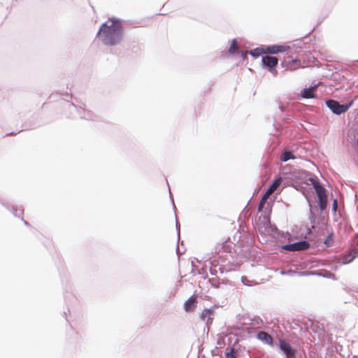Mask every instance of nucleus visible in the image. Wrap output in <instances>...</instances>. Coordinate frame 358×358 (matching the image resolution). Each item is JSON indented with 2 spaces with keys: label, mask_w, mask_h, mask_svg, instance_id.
I'll use <instances>...</instances> for the list:
<instances>
[{
  "label": "nucleus",
  "mask_w": 358,
  "mask_h": 358,
  "mask_svg": "<svg viewBox=\"0 0 358 358\" xmlns=\"http://www.w3.org/2000/svg\"><path fill=\"white\" fill-rule=\"evenodd\" d=\"M122 21L120 18L110 17L101 24L96 36L103 45L115 46L120 43L124 32Z\"/></svg>",
  "instance_id": "nucleus-1"
},
{
  "label": "nucleus",
  "mask_w": 358,
  "mask_h": 358,
  "mask_svg": "<svg viewBox=\"0 0 358 358\" xmlns=\"http://www.w3.org/2000/svg\"><path fill=\"white\" fill-rule=\"evenodd\" d=\"M252 223L262 235H268L272 238H278L282 233L275 224L271 223V219L267 215L256 217L252 221Z\"/></svg>",
  "instance_id": "nucleus-2"
},
{
  "label": "nucleus",
  "mask_w": 358,
  "mask_h": 358,
  "mask_svg": "<svg viewBox=\"0 0 358 358\" xmlns=\"http://www.w3.org/2000/svg\"><path fill=\"white\" fill-rule=\"evenodd\" d=\"M306 201L309 206V215L308 220L311 224V226L306 225V233L305 236L309 235L311 233V230L315 227H322L324 225V215L326 214L315 213L313 207V200L308 196H306Z\"/></svg>",
  "instance_id": "nucleus-3"
},
{
  "label": "nucleus",
  "mask_w": 358,
  "mask_h": 358,
  "mask_svg": "<svg viewBox=\"0 0 358 358\" xmlns=\"http://www.w3.org/2000/svg\"><path fill=\"white\" fill-rule=\"evenodd\" d=\"M296 56L294 57L291 56L289 57L290 62H298L299 64H302L305 66H310L316 65L318 61L317 59L312 55V53L310 50H301L299 51L295 52Z\"/></svg>",
  "instance_id": "nucleus-4"
},
{
  "label": "nucleus",
  "mask_w": 358,
  "mask_h": 358,
  "mask_svg": "<svg viewBox=\"0 0 358 358\" xmlns=\"http://www.w3.org/2000/svg\"><path fill=\"white\" fill-rule=\"evenodd\" d=\"M350 353L348 348L341 345H330L327 348L324 358H350Z\"/></svg>",
  "instance_id": "nucleus-5"
},
{
  "label": "nucleus",
  "mask_w": 358,
  "mask_h": 358,
  "mask_svg": "<svg viewBox=\"0 0 358 358\" xmlns=\"http://www.w3.org/2000/svg\"><path fill=\"white\" fill-rule=\"evenodd\" d=\"M325 106L331 110L332 113L336 115H341L346 113L352 105V102L348 104H342L339 101L333 99H326Z\"/></svg>",
  "instance_id": "nucleus-6"
},
{
  "label": "nucleus",
  "mask_w": 358,
  "mask_h": 358,
  "mask_svg": "<svg viewBox=\"0 0 358 358\" xmlns=\"http://www.w3.org/2000/svg\"><path fill=\"white\" fill-rule=\"evenodd\" d=\"M278 62L279 59L275 56L264 55L262 56L260 65L262 69L271 73L273 76H277L278 71L276 68L278 66Z\"/></svg>",
  "instance_id": "nucleus-7"
},
{
  "label": "nucleus",
  "mask_w": 358,
  "mask_h": 358,
  "mask_svg": "<svg viewBox=\"0 0 358 358\" xmlns=\"http://www.w3.org/2000/svg\"><path fill=\"white\" fill-rule=\"evenodd\" d=\"M319 244L315 242L311 244L308 240H299L294 243H288L281 246V248L289 251H298L301 250L308 249L310 247L315 248Z\"/></svg>",
  "instance_id": "nucleus-8"
},
{
  "label": "nucleus",
  "mask_w": 358,
  "mask_h": 358,
  "mask_svg": "<svg viewBox=\"0 0 358 358\" xmlns=\"http://www.w3.org/2000/svg\"><path fill=\"white\" fill-rule=\"evenodd\" d=\"M358 257V245L353 248L351 251L345 255H341L338 259V264L334 265L331 268L334 271H337L339 267L342 265L348 264L354 261V259Z\"/></svg>",
  "instance_id": "nucleus-9"
},
{
  "label": "nucleus",
  "mask_w": 358,
  "mask_h": 358,
  "mask_svg": "<svg viewBox=\"0 0 358 358\" xmlns=\"http://www.w3.org/2000/svg\"><path fill=\"white\" fill-rule=\"evenodd\" d=\"M264 54L266 55H277L285 52V58L289 59V50L290 46L279 44L264 45Z\"/></svg>",
  "instance_id": "nucleus-10"
},
{
  "label": "nucleus",
  "mask_w": 358,
  "mask_h": 358,
  "mask_svg": "<svg viewBox=\"0 0 358 358\" xmlns=\"http://www.w3.org/2000/svg\"><path fill=\"white\" fill-rule=\"evenodd\" d=\"M283 354L285 358H296V353L290 343L282 338H278L275 345Z\"/></svg>",
  "instance_id": "nucleus-11"
},
{
  "label": "nucleus",
  "mask_w": 358,
  "mask_h": 358,
  "mask_svg": "<svg viewBox=\"0 0 358 358\" xmlns=\"http://www.w3.org/2000/svg\"><path fill=\"white\" fill-rule=\"evenodd\" d=\"M309 41L310 39L306 36L301 37L293 41L292 45H289L290 49L289 50V56H292L293 54H295L296 51L306 50V45L309 43Z\"/></svg>",
  "instance_id": "nucleus-12"
},
{
  "label": "nucleus",
  "mask_w": 358,
  "mask_h": 358,
  "mask_svg": "<svg viewBox=\"0 0 358 358\" xmlns=\"http://www.w3.org/2000/svg\"><path fill=\"white\" fill-rule=\"evenodd\" d=\"M85 105L82 103V105L78 106H76L73 102L66 101L65 102V105L64 106V108L68 110L69 111H71V110H74L76 114H78L80 116V119L83 120H88L87 117L84 116V114L85 113Z\"/></svg>",
  "instance_id": "nucleus-13"
},
{
  "label": "nucleus",
  "mask_w": 358,
  "mask_h": 358,
  "mask_svg": "<svg viewBox=\"0 0 358 358\" xmlns=\"http://www.w3.org/2000/svg\"><path fill=\"white\" fill-rule=\"evenodd\" d=\"M255 338L263 344L268 345L271 348H275L277 341H275L272 336L263 331H257L255 334Z\"/></svg>",
  "instance_id": "nucleus-14"
},
{
  "label": "nucleus",
  "mask_w": 358,
  "mask_h": 358,
  "mask_svg": "<svg viewBox=\"0 0 358 358\" xmlns=\"http://www.w3.org/2000/svg\"><path fill=\"white\" fill-rule=\"evenodd\" d=\"M320 83H315L313 81L312 83L308 86L302 89L300 92V95L303 99H313L316 96L315 87L319 85Z\"/></svg>",
  "instance_id": "nucleus-15"
},
{
  "label": "nucleus",
  "mask_w": 358,
  "mask_h": 358,
  "mask_svg": "<svg viewBox=\"0 0 358 358\" xmlns=\"http://www.w3.org/2000/svg\"><path fill=\"white\" fill-rule=\"evenodd\" d=\"M197 299L194 297V294L190 296L183 304L184 310L187 313L193 312L195 309Z\"/></svg>",
  "instance_id": "nucleus-16"
},
{
  "label": "nucleus",
  "mask_w": 358,
  "mask_h": 358,
  "mask_svg": "<svg viewBox=\"0 0 358 358\" xmlns=\"http://www.w3.org/2000/svg\"><path fill=\"white\" fill-rule=\"evenodd\" d=\"M317 206L314 205V202L313 201V210L315 209L316 213L320 214H327L328 210L327 208V203L326 199H320V200H316Z\"/></svg>",
  "instance_id": "nucleus-17"
},
{
  "label": "nucleus",
  "mask_w": 358,
  "mask_h": 358,
  "mask_svg": "<svg viewBox=\"0 0 358 358\" xmlns=\"http://www.w3.org/2000/svg\"><path fill=\"white\" fill-rule=\"evenodd\" d=\"M280 273L282 275H286L289 276L298 275V276H308L312 275V273L308 271H296L292 268L288 269H281Z\"/></svg>",
  "instance_id": "nucleus-18"
},
{
  "label": "nucleus",
  "mask_w": 358,
  "mask_h": 358,
  "mask_svg": "<svg viewBox=\"0 0 358 358\" xmlns=\"http://www.w3.org/2000/svg\"><path fill=\"white\" fill-rule=\"evenodd\" d=\"M311 273H313L312 275H316L317 276L322 277L324 278L331 279L334 280H337V278L336 277V275L333 273H331V271H327V270H324V269L318 270L316 271V273H314V272H311Z\"/></svg>",
  "instance_id": "nucleus-19"
},
{
  "label": "nucleus",
  "mask_w": 358,
  "mask_h": 358,
  "mask_svg": "<svg viewBox=\"0 0 358 358\" xmlns=\"http://www.w3.org/2000/svg\"><path fill=\"white\" fill-rule=\"evenodd\" d=\"M169 198L171 201V203H172V206H173V211H174V213H175V217H176V231H177V236H178V241L180 240V224L178 221V218H177V215H176V206H175V203H174V201H173V196L171 195V190H170V188L169 189Z\"/></svg>",
  "instance_id": "nucleus-20"
},
{
  "label": "nucleus",
  "mask_w": 358,
  "mask_h": 358,
  "mask_svg": "<svg viewBox=\"0 0 358 358\" xmlns=\"http://www.w3.org/2000/svg\"><path fill=\"white\" fill-rule=\"evenodd\" d=\"M308 180L310 181L312 188L314 189L315 192H317L318 189L323 187L320 182L319 181V180L315 176L309 177Z\"/></svg>",
  "instance_id": "nucleus-21"
},
{
  "label": "nucleus",
  "mask_w": 358,
  "mask_h": 358,
  "mask_svg": "<svg viewBox=\"0 0 358 358\" xmlns=\"http://www.w3.org/2000/svg\"><path fill=\"white\" fill-rule=\"evenodd\" d=\"M249 54L254 58H258L259 57L262 56V54H264V45L252 49Z\"/></svg>",
  "instance_id": "nucleus-22"
},
{
  "label": "nucleus",
  "mask_w": 358,
  "mask_h": 358,
  "mask_svg": "<svg viewBox=\"0 0 358 358\" xmlns=\"http://www.w3.org/2000/svg\"><path fill=\"white\" fill-rule=\"evenodd\" d=\"M237 39L233 38L230 41L229 47L228 49L229 54L231 56H236L238 55V50L236 49Z\"/></svg>",
  "instance_id": "nucleus-23"
},
{
  "label": "nucleus",
  "mask_w": 358,
  "mask_h": 358,
  "mask_svg": "<svg viewBox=\"0 0 358 358\" xmlns=\"http://www.w3.org/2000/svg\"><path fill=\"white\" fill-rule=\"evenodd\" d=\"M214 313V310L213 307H210L209 308H205L200 314V318L203 320H205L206 318H208V317H211L212 315Z\"/></svg>",
  "instance_id": "nucleus-24"
},
{
  "label": "nucleus",
  "mask_w": 358,
  "mask_h": 358,
  "mask_svg": "<svg viewBox=\"0 0 358 358\" xmlns=\"http://www.w3.org/2000/svg\"><path fill=\"white\" fill-rule=\"evenodd\" d=\"M236 355L234 352V348L231 345L227 346L224 349V358H236Z\"/></svg>",
  "instance_id": "nucleus-25"
},
{
  "label": "nucleus",
  "mask_w": 358,
  "mask_h": 358,
  "mask_svg": "<svg viewBox=\"0 0 358 358\" xmlns=\"http://www.w3.org/2000/svg\"><path fill=\"white\" fill-rule=\"evenodd\" d=\"M243 333L246 334L247 336L252 337L253 336H255V334L257 332L255 331L254 327L251 322H248V325L245 326Z\"/></svg>",
  "instance_id": "nucleus-26"
},
{
  "label": "nucleus",
  "mask_w": 358,
  "mask_h": 358,
  "mask_svg": "<svg viewBox=\"0 0 358 358\" xmlns=\"http://www.w3.org/2000/svg\"><path fill=\"white\" fill-rule=\"evenodd\" d=\"M295 159L293 152L291 150H287L283 152L280 157V160L283 162H287L290 159Z\"/></svg>",
  "instance_id": "nucleus-27"
},
{
  "label": "nucleus",
  "mask_w": 358,
  "mask_h": 358,
  "mask_svg": "<svg viewBox=\"0 0 358 358\" xmlns=\"http://www.w3.org/2000/svg\"><path fill=\"white\" fill-rule=\"evenodd\" d=\"M22 127H23V129L20 130V131L9 132V133H7L6 135L7 136H8V135H15V134H17L20 133L22 131L28 130V129H30L35 128V127H33V124L32 123H31V122L27 123V122H25L22 124Z\"/></svg>",
  "instance_id": "nucleus-28"
},
{
  "label": "nucleus",
  "mask_w": 358,
  "mask_h": 358,
  "mask_svg": "<svg viewBox=\"0 0 358 358\" xmlns=\"http://www.w3.org/2000/svg\"><path fill=\"white\" fill-rule=\"evenodd\" d=\"M130 50L136 55H138L141 52V48L138 43H136L135 42L132 43L129 45Z\"/></svg>",
  "instance_id": "nucleus-29"
},
{
  "label": "nucleus",
  "mask_w": 358,
  "mask_h": 358,
  "mask_svg": "<svg viewBox=\"0 0 358 358\" xmlns=\"http://www.w3.org/2000/svg\"><path fill=\"white\" fill-rule=\"evenodd\" d=\"M334 241V233L333 231H331L328 235L327 236L324 238V240L323 241V243L327 246V247H330L332 245Z\"/></svg>",
  "instance_id": "nucleus-30"
},
{
  "label": "nucleus",
  "mask_w": 358,
  "mask_h": 358,
  "mask_svg": "<svg viewBox=\"0 0 358 358\" xmlns=\"http://www.w3.org/2000/svg\"><path fill=\"white\" fill-rule=\"evenodd\" d=\"M280 177H275L271 183L268 187V191H274L276 189L277 186L280 184Z\"/></svg>",
  "instance_id": "nucleus-31"
},
{
  "label": "nucleus",
  "mask_w": 358,
  "mask_h": 358,
  "mask_svg": "<svg viewBox=\"0 0 358 358\" xmlns=\"http://www.w3.org/2000/svg\"><path fill=\"white\" fill-rule=\"evenodd\" d=\"M272 192V191H268V188H267L263 195H262V199L260 201V203L259 204V206H258V212H262V203H264L265 202V200L266 199V198L270 195V194Z\"/></svg>",
  "instance_id": "nucleus-32"
},
{
  "label": "nucleus",
  "mask_w": 358,
  "mask_h": 358,
  "mask_svg": "<svg viewBox=\"0 0 358 358\" xmlns=\"http://www.w3.org/2000/svg\"><path fill=\"white\" fill-rule=\"evenodd\" d=\"M125 22L127 24L129 25H135V26H139V27H144L145 26V23H144L143 20H123L122 22Z\"/></svg>",
  "instance_id": "nucleus-33"
},
{
  "label": "nucleus",
  "mask_w": 358,
  "mask_h": 358,
  "mask_svg": "<svg viewBox=\"0 0 358 358\" xmlns=\"http://www.w3.org/2000/svg\"><path fill=\"white\" fill-rule=\"evenodd\" d=\"M248 325L247 322H242V321H236V323L234 325V329L237 331H240L241 332H243L244 330L245 326Z\"/></svg>",
  "instance_id": "nucleus-34"
},
{
  "label": "nucleus",
  "mask_w": 358,
  "mask_h": 358,
  "mask_svg": "<svg viewBox=\"0 0 358 358\" xmlns=\"http://www.w3.org/2000/svg\"><path fill=\"white\" fill-rule=\"evenodd\" d=\"M315 192L316 194V200H320V199H326V189L323 187Z\"/></svg>",
  "instance_id": "nucleus-35"
},
{
  "label": "nucleus",
  "mask_w": 358,
  "mask_h": 358,
  "mask_svg": "<svg viewBox=\"0 0 358 358\" xmlns=\"http://www.w3.org/2000/svg\"><path fill=\"white\" fill-rule=\"evenodd\" d=\"M208 282L212 285L213 287L218 288L222 282L219 278H212L208 279Z\"/></svg>",
  "instance_id": "nucleus-36"
},
{
  "label": "nucleus",
  "mask_w": 358,
  "mask_h": 358,
  "mask_svg": "<svg viewBox=\"0 0 358 358\" xmlns=\"http://www.w3.org/2000/svg\"><path fill=\"white\" fill-rule=\"evenodd\" d=\"M337 209H338L337 200L336 199H334L333 203L331 205V210H332L334 216V220L335 222L338 221L337 217H336Z\"/></svg>",
  "instance_id": "nucleus-37"
},
{
  "label": "nucleus",
  "mask_w": 358,
  "mask_h": 358,
  "mask_svg": "<svg viewBox=\"0 0 358 358\" xmlns=\"http://www.w3.org/2000/svg\"><path fill=\"white\" fill-rule=\"evenodd\" d=\"M250 322H253L256 324H263V320L259 316H255L252 318H249Z\"/></svg>",
  "instance_id": "nucleus-38"
},
{
  "label": "nucleus",
  "mask_w": 358,
  "mask_h": 358,
  "mask_svg": "<svg viewBox=\"0 0 358 358\" xmlns=\"http://www.w3.org/2000/svg\"><path fill=\"white\" fill-rule=\"evenodd\" d=\"M11 213H13V215L15 217H20L21 218V215H23L24 213V209L23 208H20V209H16L15 208H14V210H12Z\"/></svg>",
  "instance_id": "nucleus-39"
},
{
  "label": "nucleus",
  "mask_w": 358,
  "mask_h": 358,
  "mask_svg": "<svg viewBox=\"0 0 358 358\" xmlns=\"http://www.w3.org/2000/svg\"><path fill=\"white\" fill-rule=\"evenodd\" d=\"M243 61L248 59V52L245 50H238V55Z\"/></svg>",
  "instance_id": "nucleus-40"
},
{
  "label": "nucleus",
  "mask_w": 358,
  "mask_h": 358,
  "mask_svg": "<svg viewBox=\"0 0 358 358\" xmlns=\"http://www.w3.org/2000/svg\"><path fill=\"white\" fill-rule=\"evenodd\" d=\"M1 204L3 206H4L10 212H11L12 210H14L15 207L8 203H5V202L2 201Z\"/></svg>",
  "instance_id": "nucleus-41"
},
{
  "label": "nucleus",
  "mask_w": 358,
  "mask_h": 358,
  "mask_svg": "<svg viewBox=\"0 0 358 358\" xmlns=\"http://www.w3.org/2000/svg\"><path fill=\"white\" fill-rule=\"evenodd\" d=\"M271 211H272L271 206L268 203L267 206L266 207L265 210L264 212V215H267L270 218Z\"/></svg>",
  "instance_id": "nucleus-42"
},
{
  "label": "nucleus",
  "mask_w": 358,
  "mask_h": 358,
  "mask_svg": "<svg viewBox=\"0 0 358 358\" xmlns=\"http://www.w3.org/2000/svg\"><path fill=\"white\" fill-rule=\"evenodd\" d=\"M206 327H209L210 325L212 324L213 323V317H208V318H206Z\"/></svg>",
  "instance_id": "nucleus-43"
},
{
  "label": "nucleus",
  "mask_w": 358,
  "mask_h": 358,
  "mask_svg": "<svg viewBox=\"0 0 358 358\" xmlns=\"http://www.w3.org/2000/svg\"><path fill=\"white\" fill-rule=\"evenodd\" d=\"M217 271L215 268H213L212 267H210V274L211 275L217 276Z\"/></svg>",
  "instance_id": "nucleus-44"
},
{
  "label": "nucleus",
  "mask_w": 358,
  "mask_h": 358,
  "mask_svg": "<svg viewBox=\"0 0 358 358\" xmlns=\"http://www.w3.org/2000/svg\"><path fill=\"white\" fill-rule=\"evenodd\" d=\"M245 318H246V317L245 315H240V314L237 315L236 317V321H242V320H243Z\"/></svg>",
  "instance_id": "nucleus-45"
},
{
  "label": "nucleus",
  "mask_w": 358,
  "mask_h": 358,
  "mask_svg": "<svg viewBox=\"0 0 358 358\" xmlns=\"http://www.w3.org/2000/svg\"><path fill=\"white\" fill-rule=\"evenodd\" d=\"M218 270L221 273H224L228 271L224 266H220Z\"/></svg>",
  "instance_id": "nucleus-46"
},
{
  "label": "nucleus",
  "mask_w": 358,
  "mask_h": 358,
  "mask_svg": "<svg viewBox=\"0 0 358 358\" xmlns=\"http://www.w3.org/2000/svg\"><path fill=\"white\" fill-rule=\"evenodd\" d=\"M21 220L23 222L24 224L27 227H31L30 224L29 222H27V220H25L23 217H21Z\"/></svg>",
  "instance_id": "nucleus-47"
},
{
  "label": "nucleus",
  "mask_w": 358,
  "mask_h": 358,
  "mask_svg": "<svg viewBox=\"0 0 358 358\" xmlns=\"http://www.w3.org/2000/svg\"><path fill=\"white\" fill-rule=\"evenodd\" d=\"M176 252H177V254H178V253L182 254V253L185 252V250L180 251L178 245H177V246H176Z\"/></svg>",
  "instance_id": "nucleus-48"
},
{
  "label": "nucleus",
  "mask_w": 358,
  "mask_h": 358,
  "mask_svg": "<svg viewBox=\"0 0 358 358\" xmlns=\"http://www.w3.org/2000/svg\"><path fill=\"white\" fill-rule=\"evenodd\" d=\"M285 119H287V120H289V119H291V118H292V115H291L290 114H287V113H286V114L285 115Z\"/></svg>",
  "instance_id": "nucleus-49"
},
{
  "label": "nucleus",
  "mask_w": 358,
  "mask_h": 358,
  "mask_svg": "<svg viewBox=\"0 0 358 358\" xmlns=\"http://www.w3.org/2000/svg\"><path fill=\"white\" fill-rule=\"evenodd\" d=\"M278 108H279V109H280V112H282H282H283V106H281V105H280V106H278Z\"/></svg>",
  "instance_id": "nucleus-50"
},
{
  "label": "nucleus",
  "mask_w": 358,
  "mask_h": 358,
  "mask_svg": "<svg viewBox=\"0 0 358 358\" xmlns=\"http://www.w3.org/2000/svg\"><path fill=\"white\" fill-rule=\"evenodd\" d=\"M69 113H70L71 115H74L75 113H76L75 112V110H71V111H69Z\"/></svg>",
  "instance_id": "nucleus-51"
},
{
  "label": "nucleus",
  "mask_w": 358,
  "mask_h": 358,
  "mask_svg": "<svg viewBox=\"0 0 358 358\" xmlns=\"http://www.w3.org/2000/svg\"><path fill=\"white\" fill-rule=\"evenodd\" d=\"M281 66H282V68H283V67H285V62H281Z\"/></svg>",
  "instance_id": "nucleus-52"
},
{
  "label": "nucleus",
  "mask_w": 358,
  "mask_h": 358,
  "mask_svg": "<svg viewBox=\"0 0 358 358\" xmlns=\"http://www.w3.org/2000/svg\"><path fill=\"white\" fill-rule=\"evenodd\" d=\"M208 277V274L206 273L202 278L205 280Z\"/></svg>",
  "instance_id": "nucleus-53"
},
{
  "label": "nucleus",
  "mask_w": 358,
  "mask_h": 358,
  "mask_svg": "<svg viewBox=\"0 0 358 358\" xmlns=\"http://www.w3.org/2000/svg\"><path fill=\"white\" fill-rule=\"evenodd\" d=\"M75 100L77 103H80V101H78V98H75Z\"/></svg>",
  "instance_id": "nucleus-54"
},
{
  "label": "nucleus",
  "mask_w": 358,
  "mask_h": 358,
  "mask_svg": "<svg viewBox=\"0 0 358 358\" xmlns=\"http://www.w3.org/2000/svg\"><path fill=\"white\" fill-rule=\"evenodd\" d=\"M356 144L358 146V138L356 139Z\"/></svg>",
  "instance_id": "nucleus-55"
},
{
  "label": "nucleus",
  "mask_w": 358,
  "mask_h": 358,
  "mask_svg": "<svg viewBox=\"0 0 358 358\" xmlns=\"http://www.w3.org/2000/svg\"><path fill=\"white\" fill-rule=\"evenodd\" d=\"M352 358H358V355H354Z\"/></svg>",
  "instance_id": "nucleus-56"
},
{
  "label": "nucleus",
  "mask_w": 358,
  "mask_h": 358,
  "mask_svg": "<svg viewBox=\"0 0 358 358\" xmlns=\"http://www.w3.org/2000/svg\"><path fill=\"white\" fill-rule=\"evenodd\" d=\"M241 279H242V282L245 284V282L243 281V277H241Z\"/></svg>",
  "instance_id": "nucleus-57"
},
{
  "label": "nucleus",
  "mask_w": 358,
  "mask_h": 358,
  "mask_svg": "<svg viewBox=\"0 0 358 358\" xmlns=\"http://www.w3.org/2000/svg\"><path fill=\"white\" fill-rule=\"evenodd\" d=\"M64 315H66V311H64Z\"/></svg>",
  "instance_id": "nucleus-58"
},
{
  "label": "nucleus",
  "mask_w": 358,
  "mask_h": 358,
  "mask_svg": "<svg viewBox=\"0 0 358 358\" xmlns=\"http://www.w3.org/2000/svg\"><path fill=\"white\" fill-rule=\"evenodd\" d=\"M2 201L0 199V203H1Z\"/></svg>",
  "instance_id": "nucleus-59"
}]
</instances>
